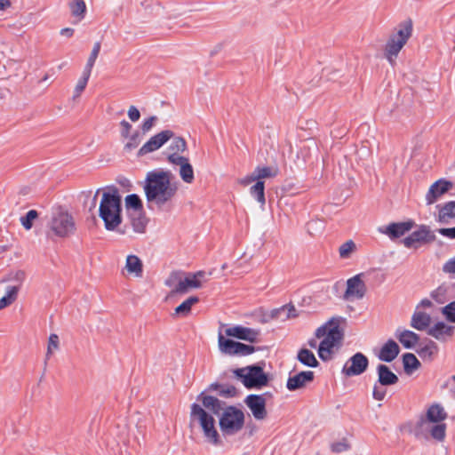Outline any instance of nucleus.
Listing matches in <instances>:
<instances>
[{"instance_id": "nucleus-16", "label": "nucleus", "mask_w": 455, "mask_h": 455, "mask_svg": "<svg viewBox=\"0 0 455 455\" xmlns=\"http://www.w3.org/2000/svg\"><path fill=\"white\" fill-rule=\"evenodd\" d=\"M452 184L450 181L439 180L431 185L427 195L426 202L427 204H433L435 203L443 194H445Z\"/></svg>"}, {"instance_id": "nucleus-54", "label": "nucleus", "mask_w": 455, "mask_h": 455, "mask_svg": "<svg viewBox=\"0 0 455 455\" xmlns=\"http://www.w3.org/2000/svg\"><path fill=\"white\" fill-rule=\"evenodd\" d=\"M156 120H157V117L155 116L145 119L140 126L142 133L145 134V133L148 132L155 125Z\"/></svg>"}, {"instance_id": "nucleus-11", "label": "nucleus", "mask_w": 455, "mask_h": 455, "mask_svg": "<svg viewBox=\"0 0 455 455\" xmlns=\"http://www.w3.org/2000/svg\"><path fill=\"white\" fill-rule=\"evenodd\" d=\"M174 133L171 130H164L151 137L138 151V156H142L159 149L169 140L172 139Z\"/></svg>"}, {"instance_id": "nucleus-15", "label": "nucleus", "mask_w": 455, "mask_h": 455, "mask_svg": "<svg viewBox=\"0 0 455 455\" xmlns=\"http://www.w3.org/2000/svg\"><path fill=\"white\" fill-rule=\"evenodd\" d=\"M225 333L227 336L235 337L249 342H256L259 337L258 331L239 325L226 329Z\"/></svg>"}, {"instance_id": "nucleus-38", "label": "nucleus", "mask_w": 455, "mask_h": 455, "mask_svg": "<svg viewBox=\"0 0 455 455\" xmlns=\"http://www.w3.org/2000/svg\"><path fill=\"white\" fill-rule=\"evenodd\" d=\"M298 360L304 365L309 367H316L318 365V362L313 352L307 348H302L299 351Z\"/></svg>"}, {"instance_id": "nucleus-49", "label": "nucleus", "mask_w": 455, "mask_h": 455, "mask_svg": "<svg viewBox=\"0 0 455 455\" xmlns=\"http://www.w3.org/2000/svg\"><path fill=\"white\" fill-rule=\"evenodd\" d=\"M127 140L128 141L124 145V149L127 151H132L140 144L141 135L138 131H136L132 134H129Z\"/></svg>"}, {"instance_id": "nucleus-22", "label": "nucleus", "mask_w": 455, "mask_h": 455, "mask_svg": "<svg viewBox=\"0 0 455 455\" xmlns=\"http://www.w3.org/2000/svg\"><path fill=\"white\" fill-rule=\"evenodd\" d=\"M314 379V372L311 371H301L287 380L286 387L289 390L293 391L305 387L308 382Z\"/></svg>"}, {"instance_id": "nucleus-55", "label": "nucleus", "mask_w": 455, "mask_h": 455, "mask_svg": "<svg viewBox=\"0 0 455 455\" xmlns=\"http://www.w3.org/2000/svg\"><path fill=\"white\" fill-rule=\"evenodd\" d=\"M442 270L445 274L455 275V256L443 264Z\"/></svg>"}, {"instance_id": "nucleus-3", "label": "nucleus", "mask_w": 455, "mask_h": 455, "mask_svg": "<svg viewBox=\"0 0 455 455\" xmlns=\"http://www.w3.org/2000/svg\"><path fill=\"white\" fill-rule=\"evenodd\" d=\"M99 217L103 220L108 231L116 230L122 223V200L116 188L103 192L100 205Z\"/></svg>"}, {"instance_id": "nucleus-50", "label": "nucleus", "mask_w": 455, "mask_h": 455, "mask_svg": "<svg viewBox=\"0 0 455 455\" xmlns=\"http://www.w3.org/2000/svg\"><path fill=\"white\" fill-rule=\"evenodd\" d=\"M38 213L36 210H30L27 214L20 218L21 225L25 229L29 230L33 226V221L37 218Z\"/></svg>"}, {"instance_id": "nucleus-10", "label": "nucleus", "mask_w": 455, "mask_h": 455, "mask_svg": "<svg viewBox=\"0 0 455 455\" xmlns=\"http://www.w3.org/2000/svg\"><path fill=\"white\" fill-rule=\"evenodd\" d=\"M369 365L368 358L360 352L348 358L343 365V373L346 376H358L363 374Z\"/></svg>"}, {"instance_id": "nucleus-62", "label": "nucleus", "mask_w": 455, "mask_h": 455, "mask_svg": "<svg viewBox=\"0 0 455 455\" xmlns=\"http://www.w3.org/2000/svg\"><path fill=\"white\" fill-rule=\"evenodd\" d=\"M252 177H253V172L250 175H248L245 178L242 179L240 180V183L242 185H243V186H247V185H249L250 183H251L253 181H257V180H252Z\"/></svg>"}, {"instance_id": "nucleus-34", "label": "nucleus", "mask_w": 455, "mask_h": 455, "mask_svg": "<svg viewBox=\"0 0 455 455\" xmlns=\"http://www.w3.org/2000/svg\"><path fill=\"white\" fill-rule=\"evenodd\" d=\"M26 278V273L23 270H15L10 272L2 282H10L12 283V285H8L7 287H15L17 289V293L19 292L23 282Z\"/></svg>"}, {"instance_id": "nucleus-32", "label": "nucleus", "mask_w": 455, "mask_h": 455, "mask_svg": "<svg viewBox=\"0 0 455 455\" xmlns=\"http://www.w3.org/2000/svg\"><path fill=\"white\" fill-rule=\"evenodd\" d=\"M451 290V285L442 284L431 292V298L438 304H444L451 299L450 293Z\"/></svg>"}, {"instance_id": "nucleus-18", "label": "nucleus", "mask_w": 455, "mask_h": 455, "mask_svg": "<svg viewBox=\"0 0 455 455\" xmlns=\"http://www.w3.org/2000/svg\"><path fill=\"white\" fill-rule=\"evenodd\" d=\"M420 427L421 429L429 434L433 439L438 442L444 441L447 429L445 422H420Z\"/></svg>"}, {"instance_id": "nucleus-30", "label": "nucleus", "mask_w": 455, "mask_h": 455, "mask_svg": "<svg viewBox=\"0 0 455 455\" xmlns=\"http://www.w3.org/2000/svg\"><path fill=\"white\" fill-rule=\"evenodd\" d=\"M453 219H455V201L438 206V220L441 223L448 224Z\"/></svg>"}, {"instance_id": "nucleus-8", "label": "nucleus", "mask_w": 455, "mask_h": 455, "mask_svg": "<svg viewBox=\"0 0 455 455\" xmlns=\"http://www.w3.org/2000/svg\"><path fill=\"white\" fill-rule=\"evenodd\" d=\"M233 373L248 388L259 387L267 383V377L260 366L252 365L235 369Z\"/></svg>"}, {"instance_id": "nucleus-61", "label": "nucleus", "mask_w": 455, "mask_h": 455, "mask_svg": "<svg viewBox=\"0 0 455 455\" xmlns=\"http://www.w3.org/2000/svg\"><path fill=\"white\" fill-rule=\"evenodd\" d=\"M433 306L431 300L428 299H422L419 305L416 307V308L421 309V308H429Z\"/></svg>"}, {"instance_id": "nucleus-48", "label": "nucleus", "mask_w": 455, "mask_h": 455, "mask_svg": "<svg viewBox=\"0 0 455 455\" xmlns=\"http://www.w3.org/2000/svg\"><path fill=\"white\" fill-rule=\"evenodd\" d=\"M100 51V43L96 42L93 45V48H92V52L88 58L87 63H86L84 70H88L89 73L92 72V69L95 64V61L98 58Z\"/></svg>"}, {"instance_id": "nucleus-46", "label": "nucleus", "mask_w": 455, "mask_h": 455, "mask_svg": "<svg viewBox=\"0 0 455 455\" xmlns=\"http://www.w3.org/2000/svg\"><path fill=\"white\" fill-rule=\"evenodd\" d=\"M60 348V339L59 336L55 333H52L49 336L47 351L45 355V359L48 360L53 355V353Z\"/></svg>"}, {"instance_id": "nucleus-37", "label": "nucleus", "mask_w": 455, "mask_h": 455, "mask_svg": "<svg viewBox=\"0 0 455 455\" xmlns=\"http://www.w3.org/2000/svg\"><path fill=\"white\" fill-rule=\"evenodd\" d=\"M71 14L76 18L78 21L82 20L86 12V4L84 0H71L68 4Z\"/></svg>"}, {"instance_id": "nucleus-21", "label": "nucleus", "mask_w": 455, "mask_h": 455, "mask_svg": "<svg viewBox=\"0 0 455 455\" xmlns=\"http://www.w3.org/2000/svg\"><path fill=\"white\" fill-rule=\"evenodd\" d=\"M412 226V221L398 222L379 228V230L380 233L387 235L390 238H396L403 235L406 232L411 230Z\"/></svg>"}, {"instance_id": "nucleus-9", "label": "nucleus", "mask_w": 455, "mask_h": 455, "mask_svg": "<svg viewBox=\"0 0 455 455\" xmlns=\"http://www.w3.org/2000/svg\"><path fill=\"white\" fill-rule=\"evenodd\" d=\"M363 277L364 274L360 273L347 280L343 301L354 302L364 297L367 288Z\"/></svg>"}, {"instance_id": "nucleus-63", "label": "nucleus", "mask_w": 455, "mask_h": 455, "mask_svg": "<svg viewBox=\"0 0 455 455\" xmlns=\"http://www.w3.org/2000/svg\"><path fill=\"white\" fill-rule=\"evenodd\" d=\"M74 34V29L71 28H65L60 30V35L68 37H71Z\"/></svg>"}, {"instance_id": "nucleus-7", "label": "nucleus", "mask_w": 455, "mask_h": 455, "mask_svg": "<svg viewBox=\"0 0 455 455\" xmlns=\"http://www.w3.org/2000/svg\"><path fill=\"white\" fill-rule=\"evenodd\" d=\"M243 424L244 414L235 406L226 407L219 419L220 428L224 435H235L243 428Z\"/></svg>"}, {"instance_id": "nucleus-51", "label": "nucleus", "mask_w": 455, "mask_h": 455, "mask_svg": "<svg viewBox=\"0 0 455 455\" xmlns=\"http://www.w3.org/2000/svg\"><path fill=\"white\" fill-rule=\"evenodd\" d=\"M441 312L447 321L455 323V300L443 307Z\"/></svg>"}, {"instance_id": "nucleus-56", "label": "nucleus", "mask_w": 455, "mask_h": 455, "mask_svg": "<svg viewBox=\"0 0 455 455\" xmlns=\"http://www.w3.org/2000/svg\"><path fill=\"white\" fill-rule=\"evenodd\" d=\"M120 126H121V131H120V133H121V136L124 138V139H127L129 137V134H131V131H132V124L127 122L126 120H122L120 122Z\"/></svg>"}, {"instance_id": "nucleus-17", "label": "nucleus", "mask_w": 455, "mask_h": 455, "mask_svg": "<svg viewBox=\"0 0 455 455\" xmlns=\"http://www.w3.org/2000/svg\"><path fill=\"white\" fill-rule=\"evenodd\" d=\"M455 327L444 322H437L427 330V334L437 340L446 341L454 334Z\"/></svg>"}, {"instance_id": "nucleus-28", "label": "nucleus", "mask_w": 455, "mask_h": 455, "mask_svg": "<svg viewBox=\"0 0 455 455\" xmlns=\"http://www.w3.org/2000/svg\"><path fill=\"white\" fill-rule=\"evenodd\" d=\"M128 217L134 232L139 234L145 232L148 220L143 211L130 212Z\"/></svg>"}, {"instance_id": "nucleus-42", "label": "nucleus", "mask_w": 455, "mask_h": 455, "mask_svg": "<svg viewBox=\"0 0 455 455\" xmlns=\"http://www.w3.org/2000/svg\"><path fill=\"white\" fill-rule=\"evenodd\" d=\"M199 301L198 297L191 296L188 298L185 301H183L180 306L175 308L176 315H188L190 311L192 306L196 304Z\"/></svg>"}, {"instance_id": "nucleus-4", "label": "nucleus", "mask_w": 455, "mask_h": 455, "mask_svg": "<svg viewBox=\"0 0 455 455\" xmlns=\"http://www.w3.org/2000/svg\"><path fill=\"white\" fill-rule=\"evenodd\" d=\"M46 228V235L49 239L66 238L75 233L76 223L71 214L59 209L49 216Z\"/></svg>"}, {"instance_id": "nucleus-23", "label": "nucleus", "mask_w": 455, "mask_h": 455, "mask_svg": "<svg viewBox=\"0 0 455 455\" xmlns=\"http://www.w3.org/2000/svg\"><path fill=\"white\" fill-rule=\"evenodd\" d=\"M430 324V315L421 309L416 308L411 315L410 325L417 331H425L431 327Z\"/></svg>"}, {"instance_id": "nucleus-13", "label": "nucleus", "mask_w": 455, "mask_h": 455, "mask_svg": "<svg viewBox=\"0 0 455 455\" xmlns=\"http://www.w3.org/2000/svg\"><path fill=\"white\" fill-rule=\"evenodd\" d=\"M434 239L435 235H432L430 229L426 226H422L405 237L403 243L407 248H418L419 244L432 242Z\"/></svg>"}, {"instance_id": "nucleus-1", "label": "nucleus", "mask_w": 455, "mask_h": 455, "mask_svg": "<svg viewBox=\"0 0 455 455\" xmlns=\"http://www.w3.org/2000/svg\"><path fill=\"white\" fill-rule=\"evenodd\" d=\"M169 172L153 171L147 174L144 191L148 204L161 208L174 197L177 186L171 181Z\"/></svg>"}, {"instance_id": "nucleus-52", "label": "nucleus", "mask_w": 455, "mask_h": 455, "mask_svg": "<svg viewBox=\"0 0 455 455\" xmlns=\"http://www.w3.org/2000/svg\"><path fill=\"white\" fill-rule=\"evenodd\" d=\"M254 347L245 345L243 343L237 342V346L235 351V355H247L254 352Z\"/></svg>"}, {"instance_id": "nucleus-26", "label": "nucleus", "mask_w": 455, "mask_h": 455, "mask_svg": "<svg viewBox=\"0 0 455 455\" xmlns=\"http://www.w3.org/2000/svg\"><path fill=\"white\" fill-rule=\"evenodd\" d=\"M204 271H197L196 273L185 274L182 276V284L184 285V291H180V294L187 293L190 289H197L202 286L201 278L204 276Z\"/></svg>"}, {"instance_id": "nucleus-43", "label": "nucleus", "mask_w": 455, "mask_h": 455, "mask_svg": "<svg viewBox=\"0 0 455 455\" xmlns=\"http://www.w3.org/2000/svg\"><path fill=\"white\" fill-rule=\"evenodd\" d=\"M18 293L15 287H6V293L0 299V310L12 305L17 299Z\"/></svg>"}, {"instance_id": "nucleus-64", "label": "nucleus", "mask_w": 455, "mask_h": 455, "mask_svg": "<svg viewBox=\"0 0 455 455\" xmlns=\"http://www.w3.org/2000/svg\"><path fill=\"white\" fill-rule=\"evenodd\" d=\"M12 3L10 0H0V11H4L11 7Z\"/></svg>"}, {"instance_id": "nucleus-24", "label": "nucleus", "mask_w": 455, "mask_h": 455, "mask_svg": "<svg viewBox=\"0 0 455 455\" xmlns=\"http://www.w3.org/2000/svg\"><path fill=\"white\" fill-rule=\"evenodd\" d=\"M446 419L447 412L444 408L439 403H434L428 407L421 422H444Z\"/></svg>"}, {"instance_id": "nucleus-12", "label": "nucleus", "mask_w": 455, "mask_h": 455, "mask_svg": "<svg viewBox=\"0 0 455 455\" xmlns=\"http://www.w3.org/2000/svg\"><path fill=\"white\" fill-rule=\"evenodd\" d=\"M244 403L257 420H263L267 418V402L263 395H249Z\"/></svg>"}, {"instance_id": "nucleus-44", "label": "nucleus", "mask_w": 455, "mask_h": 455, "mask_svg": "<svg viewBox=\"0 0 455 455\" xmlns=\"http://www.w3.org/2000/svg\"><path fill=\"white\" fill-rule=\"evenodd\" d=\"M437 346L434 341H428L418 350V354L423 359H431L437 353Z\"/></svg>"}, {"instance_id": "nucleus-31", "label": "nucleus", "mask_w": 455, "mask_h": 455, "mask_svg": "<svg viewBox=\"0 0 455 455\" xmlns=\"http://www.w3.org/2000/svg\"><path fill=\"white\" fill-rule=\"evenodd\" d=\"M125 269L135 277H141L143 273V265L141 260L136 255H128L125 262Z\"/></svg>"}, {"instance_id": "nucleus-19", "label": "nucleus", "mask_w": 455, "mask_h": 455, "mask_svg": "<svg viewBox=\"0 0 455 455\" xmlns=\"http://www.w3.org/2000/svg\"><path fill=\"white\" fill-rule=\"evenodd\" d=\"M395 336L406 349L415 348L419 341V334L403 328H398L395 332Z\"/></svg>"}, {"instance_id": "nucleus-47", "label": "nucleus", "mask_w": 455, "mask_h": 455, "mask_svg": "<svg viewBox=\"0 0 455 455\" xmlns=\"http://www.w3.org/2000/svg\"><path fill=\"white\" fill-rule=\"evenodd\" d=\"M91 73L88 72V70H84L82 77L78 80L74 92L73 98H78L80 97L81 93L85 89L88 80L90 78Z\"/></svg>"}, {"instance_id": "nucleus-25", "label": "nucleus", "mask_w": 455, "mask_h": 455, "mask_svg": "<svg viewBox=\"0 0 455 455\" xmlns=\"http://www.w3.org/2000/svg\"><path fill=\"white\" fill-rule=\"evenodd\" d=\"M399 352L398 344L393 339H389L382 346L378 356L379 360L389 363L396 358Z\"/></svg>"}, {"instance_id": "nucleus-27", "label": "nucleus", "mask_w": 455, "mask_h": 455, "mask_svg": "<svg viewBox=\"0 0 455 455\" xmlns=\"http://www.w3.org/2000/svg\"><path fill=\"white\" fill-rule=\"evenodd\" d=\"M184 272L173 271L164 281L166 286L171 288V294H180V291H184V285L182 284V276Z\"/></svg>"}, {"instance_id": "nucleus-35", "label": "nucleus", "mask_w": 455, "mask_h": 455, "mask_svg": "<svg viewBox=\"0 0 455 455\" xmlns=\"http://www.w3.org/2000/svg\"><path fill=\"white\" fill-rule=\"evenodd\" d=\"M207 391H217L219 395L223 397H233L235 396L237 393L236 388L234 386L219 383L211 384L208 387Z\"/></svg>"}, {"instance_id": "nucleus-41", "label": "nucleus", "mask_w": 455, "mask_h": 455, "mask_svg": "<svg viewBox=\"0 0 455 455\" xmlns=\"http://www.w3.org/2000/svg\"><path fill=\"white\" fill-rule=\"evenodd\" d=\"M125 207L127 212L143 211L142 202L136 194L128 195L125 197Z\"/></svg>"}, {"instance_id": "nucleus-5", "label": "nucleus", "mask_w": 455, "mask_h": 455, "mask_svg": "<svg viewBox=\"0 0 455 455\" xmlns=\"http://www.w3.org/2000/svg\"><path fill=\"white\" fill-rule=\"evenodd\" d=\"M411 33L412 23L407 20L399 24L395 31L390 35L384 49V55L392 66L395 64L398 53L411 36Z\"/></svg>"}, {"instance_id": "nucleus-60", "label": "nucleus", "mask_w": 455, "mask_h": 455, "mask_svg": "<svg viewBox=\"0 0 455 455\" xmlns=\"http://www.w3.org/2000/svg\"><path fill=\"white\" fill-rule=\"evenodd\" d=\"M446 387L449 389L451 396L455 398V375L451 377L445 383Z\"/></svg>"}, {"instance_id": "nucleus-45", "label": "nucleus", "mask_w": 455, "mask_h": 455, "mask_svg": "<svg viewBox=\"0 0 455 455\" xmlns=\"http://www.w3.org/2000/svg\"><path fill=\"white\" fill-rule=\"evenodd\" d=\"M172 141L169 147L171 151L170 155L180 156V153H183L187 148L186 140L181 137H172Z\"/></svg>"}, {"instance_id": "nucleus-58", "label": "nucleus", "mask_w": 455, "mask_h": 455, "mask_svg": "<svg viewBox=\"0 0 455 455\" xmlns=\"http://www.w3.org/2000/svg\"><path fill=\"white\" fill-rule=\"evenodd\" d=\"M387 391L383 387H379L377 385L373 388V398L378 401H382L386 396Z\"/></svg>"}, {"instance_id": "nucleus-36", "label": "nucleus", "mask_w": 455, "mask_h": 455, "mask_svg": "<svg viewBox=\"0 0 455 455\" xmlns=\"http://www.w3.org/2000/svg\"><path fill=\"white\" fill-rule=\"evenodd\" d=\"M403 369L406 374L411 375L420 366L418 358L411 353H406L403 355Z\"/></svg>"}, {"instance_id": "nucleus-29", "label": "nucleus", "mask_w": 455, "mask_h": 455, "mask_svg": "<svg viewBox=\"0 0 455 455\" xmlns=\"http://www.w3.org/2000/svg\"><path fill=\"white\" fill-rule=\"evenodd\" d=\"M378 381L382 386L394 385L398 381V377L385 364L377 367Z\"/></svg>"}, {"instance_id": "nucleus-59", "label": "nucleus", "mask_w": 455, "mask_h": 455, "mask_svg": "<svg viewBox=\"0 0 455 455\" xmlns=\"http://www.w3.org/2000/svg\"><path fill=\"white\" fill-rule=\"evenodd\" d=\"M438 233L445 237L450 239L455 238V227L454 228H440Z\"/></svg>"}, {"instance_id": "nucleus-40", "label": "nucleus", "mask_w": 455, "mask_h": 455, "mask_svg": "<svg viewBox=\"0 0 455 455\" xmlns=\"http://www.w3.org/2000/svg\"><path fill=\"white\" fill-rule=\"evenodd\" d=\"M237 342L232 339H225L222 334L219 335V347L220 350L227 355H235Z\"/></svg>"}, {"instance_id": "nucleus-53", "label": "nucleus", "mask_w": 455, "mask_h": 455, "mask_svg": "<svg viewBox=\"0 0 455 455\" xmlns=\"http://www.w3.org/2000/svg\"><path fill=\"white\" fill-rule=\"evenodd\" d=\"M356 251V245L352 240H348L343 243V259H349L353 252Z\"/></svg>"}, {"instance_id": "nucleus-39", "label": "nucleus", "mask_w": 455, "mask_h": 455, "mask_svg": "<svg viewBox=\"0 0 455 455\" xmlns=\"http://www.w3.org/2000/svg\"><path fill=\"white\" fill-rule=\"evenodd\" d=\"M250 193L261 205L265 204V183L263 180H257L251 188Z\"/></svg>"}, {"instance_id": "nucleus-57", "label": "nucleus", "mask_w": 455, "mask_h": 455, "mask_svg": "<svg viewBox=\"0 0 455 455\" xmlns=\"http://www.w3.org/2000/svg\"><path fill=\"white\" fill-rule=\"evenodd\" d=\"M127 115L132 122H137L140 118V113L135 106L129 108Z\"/></svg>"}, {"instance_id": "nucleus-33", "label": "nucleus", "mask_w": 455, "mask_h": 455, "mask_svg": "<svg viewBox=\"0 0 455 455\" xmlns=\"http://www.w3.org/2000/svg\"><path fill=\"white\" fill-rule=\"evenodd\" d=\"M278 174V168L275 166H257L253 171L252 180H263L275 178Z\"/></svg>"}, {"instance_id": "nucleus-6", "label": "nucleus", "mask_w": 455, "mask_h": 455, "mask_svg": "<svg viewBox=\"0 0 455 455\" xmlns=\"http://www.w3.org/2000/svg\"><path fill=\"white\" fill-rule=\"evenodd\" d=\"M190 421L199 424L209 443L213 445L220 444V435L215 427V419L200 404L196 403L191 404Z\"/></svg>"}, {"instance_id": "nucleus-20", "label": "nucleus", "mask_w": 455, "mask_h": 455, "mask_svg": "<svg viewBox=\"0 0 455 455\" xmlns=\"http://www.w3.org/2000/svg\"><path fill=\"white\" fill-rule=\"evenodd\" d=\"M197 400L202 402V407L205 411H209L212 414L220 415L221 411H223L225 403L219 400L217 397L205 395L204 392H202L198 397Z\"/></svg>"}, {"instance_id": "nucleus-14", "label": "nucleus", "mask_w": 455, "mask_h": 455, "mask_svg": "<svg viewBox=\"0 0 455 455\" xmlns=\"http://www.w3.org/2000/svg\"><path fill=\"white\" fill-rule=\"evenodd\" d=\"M168 161L180 166L179 173L184 182L190 184L194 181V170L188 158L182 156L169 155Z\"/></svg>"}, {"instance_id": "nucleus-2", "label": "nucleus", "mask_w": 455, "mask_h": 455, "mask_svg": "<svg viewBox=\"0 0 455 455\" xmlns=\"http://www.w3.org/2000/svg\"><path fill=\"white\" fill-rule=\"evenodd\" d=\"M315 337L321 339L318 355L323 361H329L338 350L341 341V316H333L315 330Z\"/></svg>"}]
</instances>
